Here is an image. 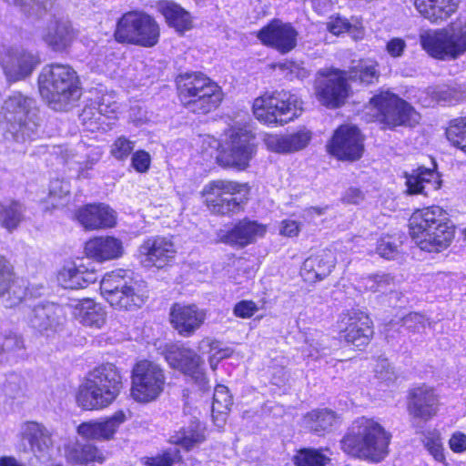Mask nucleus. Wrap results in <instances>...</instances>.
Instances as JSON below:
<instances>
[{"label":"nucleus","mask_w":466,"mask_h":466,"mask_svg":"<svg viewBox=\"0 0 466 466\" xmlns=\"http://www.w3.org/2000/svg\"><path fill=\"white\" fill-rule=\"evenodd\" d=\"M77 221L89 230L112 228L116 225V212L105 204H89L76 214Z\"/></svg>","instance_id":"obj_27"},{"label":"nucleus","mask_w":466,"mask_h":466,"mask_svg":"<svg viewBox=\"0 0 466 466\" xmlns=\"http://www.w3.org/2000/svg\"><path fill=\"white\" fill-rule=\"evenodd\" d=\"M447 139L466 153V116L451 120L446 128Z\"/></svg>","instance_id":"obj_47"},{"label":"nucleus","mask_w":466,"mask_h":466,"mask_svg":"<svg viewBox=\"0 0 466 466\" xmlns=\"http://www.w3.org/2000/svg\"><path fill=\"white\" fill-rule=\"evenodd\" d=\"M100 291L104 299L116 310H137L147 298L142 281L126 268L106 272L100 281Z\"/></svg>","instance_id":"obj_4"},{"label":"nucleus","mask_w":466,"mask_h":466,"mask_svg":"<svg viewBox=\"0 0 466 466\" xmlns=\"http://www.w3.org/2000/svg\"><path fill=\"white\" fill-rule=\"evenodd\" d=\"M180 456L177 451H167L164 454L152 458L148 461V466H178Z\"/></svg>","instance_id":"obj_58"},{"label":"nucleus","mask_w":466,"mask_h":466,"mask_svg":"<svg viewBox=\"0 0 466 466\" xmlns=\"http://www.w3.org/2000/svg\"><path fill=\"white\" fill-rule=\"evenodd\" d=\"M21 435L26 441L34 453H42L53 445L51 432L42 424L27 421L22 425Z\"/></svg>","instance_id":"obj_36"},{"label":"nucleus","mask_w":466,"mask_h":466,"mask_svg":"<svg viewBox=\"0 0 466 466\" xmlns=\"http://www.w3.org/2000/svg\"><path fill=\"white\" fill-rule=\"evenodd\" d=\"M297 30L288 23L273 19L257 33V37L265 46L285 54L297 45Z\"/></svg>","instance_id":"obj_21"},{"label":"nucleus","mask_w":466,"mask_h":466,"mask_svg":"<svg viewBox=\"0 0 466 466\" xmlns=\"http://www.w3.org/2000/svg\"><path fill=\"white\" fill-rule=\"evenodd\" d=\"M420 45L431 57L441 61H453L466 53V22L456 20L448 26L422 30Z\"/></svg>","instance_id":"obj_7"},{"label":"nucleus","mask_w":466,"mask_h":466,"mask_svg":"<svg viewBox=\"0 0 466 466\" xmlns=\"http://www.w3.org/2000/svg\"><path fill=\"white\" fill-rule=\"evenodd\" d=\"M427 92L431 96L433 101L437 103L452 104L458 102L462 96L455 88L448 86L429 87Z\"/></svg>","instance_id":"obj_53"},{"label":"nucleus","mask_w":466,"mask_h":466,"mask_svg":"<svg viewBox=\"0 0 466 466\" xmlns=\"http://www.w3.org/2000/svg\"><path fill=\"white\" fill-rule=\"evenodd\" d=\"M232 398L228 390L224 385H218L215 388L212 402V417L214 420L224 422V415L228 413L232 405Z\"/></svg>","instance_id":"obj_46"},{"label":"nucleus","mask_w":466,"mask_h":466,"mask_svg":"<svg viewBox=\"0 0 466 466\" xmlns=\"http://www.w3.org/2000/svg\"><path fill=\"white\" fill-rule=\"evenodd\" d=\"M88 258L98 262L117 259L124 254L123 242L115 237H97L88 240L85 247Z\"/></svg>","instance_id":"obj_30"},{"label":"nucleus","mask_w":466,"mask_h":466,"mask_svg":"<svg viewBox=\"0 0 466 466\" xmlns=\"http://www.w3.org/2000/svg\"><path fill=\"white\" fill-rule=\"evenodd\" d=\"M24 208L14 200L0 203V226L9 232L15 229L23 220Z\"/></svg>","instance_id":"obj_42"},{"label":"nucleus","mask_w":466,"mask_h":466,"mask_svg":"<svg viewBox=\"0 0 466 466\" xmlns=\"http://www.w3.org/2000/svg\"><path fill=\"white\" fill-rule=\"evenodd\" d=\"M165 382V372L158 364L147 360L137 361L132 370L130 395L137 402H151L163 392Z\"/></svg>","instance_id":"obj_12"},{"label":"nucleus","mask_w":466,"mask_h":466,"mask_svg":"<svg viewBox=\"0 0 466 466\" xmlns=\"http://www.w3.org/2000/svg\"><path fill=\"white\" fill-rule=\"evenodd\" d=\"M205 437L199 430H189L182 432L177 441L187 450L192 449L195 445L202 442Z\"/></svg>","instance_id":"obj_60"},{"label":"nucleus","mask_w":466,"mask_h":466,"mask_svg":"<svg viewBox=\"0 0 466 466\" xmlns=\"http://www.w3.org/2000/svg\"><path fill=\"white\" fill-rule=\"evenodd\" d=\"M312 139V132L301 127L290 134H268L264 143L269 151L278 154H291L308 147Z\"/></svg>","instance_id":"obj_25"},{"label":"nucleus","mask_w":466,"mask_h":466,"mask_svg":"<svg viewBox=\"0 0 466 466\" xmlns=\"http://www.w3.org/2000/svg\"><path fill=\"white\" fill-rule=\"evenodd\" d=\"M351 24L339 15L331 16L327 23V29L335 35H339L351 29Z\"/></svg>","instance_id":"obj_62"},{"label":"nucleus","mask_w":466,"mask_h":466,"mask_svg":"<svg viewBox=\"0 0 466 466\" xmlns=\"http://www.w3.org/2000/svg\"><path fill=\"white\" fill-rule=\"evenodd\" d=\"M253 114L261 123L284 126L298 118L303 111L301 99L289 91L265 93L253 102Z\"/></svg>","instance_id":"obj_8"},{"label":"nucleus","mask_w":466,"mask_h":466,"mask_svg":"<svg viewBox=\"0 0 466 466\" xmlns=\"http://www.w3.org/2000/svg\"><path fill=\"white\" fill-rule=\"evenodd\" d=\"M97 107L96 105L94 106H86L81 115L80 118L83 122V124L89 130H95L96 128H99L102 124H104L103 118H97Z\"/></svg>","instance_id":"obj_57"},{"label":"nucleus","mask_w":466,"mask_h":466,"mask_svg":"<svg viewBox=\"0 0 466 466\" xmlns=\"http://www.w3.org/2000/svg\"><path fill=\"white\" fill-rule=\"evenodd\" d=\"M64 308L55 303L37 305L32 310L30 325L35 329L45 331L56 329L65 320Z\"/></svg>","instance_id":"obj_33"},{"label":"nucleus","mask_w":466,"mask_h":466,"mask_svg":"<svg viewBox=\"0 0 466 466\" xmlns=\"http://www.w3.org/2000/svg\"><path fill=\"white\" fill-rule=\"evenodd\" d=\"M0 116L6 123L7 133L17 143L34 140L38 134L35 100L20 91H14L3 101Z\"/></svg>","instance_id":"obj_5"},{"label":"nucleus","mask_w":466,"mask_h":466,"mask_svg":"<svg viewBox=\"0 0 466 466\" xmlns=\"http://www.w3.org/2000/svg\"><path fill=\"white\" fill-rule=\"evenodd\" d=\"M70 185L67 181L55 179L49 186V193L46 199V208H58L67 204L69 200Z\"/></svg>","instance_id":"obj_44"},{"label":"nucleus","mask_w":466,"mask_h":466,"mask_svg":"<svg viewBox=\"0 0 466 466\" xmlns=\"http://www.w3.org/2000/svg\"><path fill=\"white\" fill-rule=\"evenodd\" d=\"M37 82L42 98L55 110H66L81 96L76 72L67 65L45 66Z\"/></svg>","instance_id":"obj_1"},{"label":"nucleus","mask_w":466,"mask_h":466,"mask_svg":"<svg viewBox=\"0 0 466 466\" xmlns=\"http://www.w3.org/2000/svg\"><path fill=\"white\" fill-rule=\"evenodd\" d=\"M450 449L455 453L466 451V434L461 431L454 432L449 440Z\"/></svg>","instance_id":"obj_64"},{"label":"nucleus","mask_w":466,"mask_h":466,"mask_svg":"<svg viewBox=\"0 0 466 466\" xmlns=\"http://www.w3.org/2000/svg\"><path fill=\"white\" fill-rule=\"evenodd\" d=\"M135 147V141L125 136L118 137L111 145L110 153L118 160L127 159Z\"/></svg>","instance_id":"obj_54"},{"label":"nucleus","mask_w":466,"mask_h":466,"mask_svg":"<svg viewBox=\"0 0 466 466\" xmlns=\"http://www.w3.org/2000/svg\"><path fill=\"white\" fill-rule=\"evenodd\" d=\"M130 418V410H119L105 419L91 420L81 423L77 427V433L87 440L111 441L115 438L119 427Z\"/></svg>","instance_id":"obj_19"},{"label":"nucleus","mask_w":466,"mask_h":466,"mask_svg":"<svg viewBox=\"0 0 466 466\" xmlns=\"http://www.w3.org/2000/svg\"><path fill=\"white\" fill-rule=\"evenodd\" d=\"M73 318L82 326L100 329L106 324V311L91 299H74L67 304Z\"/></svg>","instance_id":"obj_26"},{"label":"nucleus","mask_w":466,"mask_h":466,"mask_svg":"<svg viewBox=\"0 0 466 466\" xmlns=\"http://www.w3.org/2000/svg\"><path fill=\"white\" fill-rule=\"evenodd\" d=\"M65 456L70 463L88 464L90 462L102 463L105 460L103 452L90 443H80L77 441H70L65 446Z\"/></svg>","instance_id":"obj_39"},{"label":"nucleus","mask_w":466,"mask_h":466,"mask_svg":"<svg viewBox=\"0 0 466 466\" xmlns=\"http://www.w3.org/2000/svg\"><path fill=\"white\" fill-rule=\"evenodd\" d=\"M198 350L202 354L209 355V364L213 370L218 362L231 356L232 350L228 348H221L220 342L209 338H205L199 342Z\"/></svg>","instance_id":"obj_45"},{"label":"nucleus","mask_w":466,"mask_h":466,"mask_svg":"<svg viewBox=\"0 0 466 466\" xmlns=\"http://www.w3.org/2000/svg\"><path fill=\"white\" fill-rule=\"evenodd\" d=\"M250 187L247 183L215 179L207 183L201 191L204 202L214 214L231 215L244 209Z\"/></svg>","instance_id":"obj_9"},{"label":"nucleus","mask_w":466,"mask_h":466,"mask_svg":"<svg viewBox=\"0 0 466 466\" xmlns=\"http://www.w3.org/2000/svg\"><path fill=\"white\" fill-rule=\"evenodd\" d=\"M340 423V416L327 408L313 410L304 417L306 427L318 434L332 431Z\"/></svg>","instance_id":"obj_41"},{"label":"nucleus","mask_w":466,"mask_h":466,"mask_svg":"<svg viewBox=\"0 0 466 466\" xmlns=\"http://www.w3.org/2000/svg\"><path fill=\"white\" fill-rule=\"evenodd\" d=\"M393 279L389 274L368 276L362 279L363 287L371 292H386L393 285Z\"/></svg>","instance_id":"obj_52"},{"label":"nucleus","mask_w":466,"mask_h":466,"mask_svg":"<svg viewBox=\"0 0 466 466\" xmlns=\"http://www.w3.org/2000/svg\"><path fill=\"white\" fill-rule=\"evenodd\" d=\"M366 108L372 112V118L391 127L413 126L420 118L419 113L411 106L390 92L374 96Z\"/></svg>","instance_id":"obj_13"},{"label":"nucleus","mask_w":466,"mask_h":466,"mask_svg":"<svg viewBox=\"0 0 466 466\" xmlns=\"http://www.w3.org/2000/svg\"><path fill=\"white\" fill-rule=\"evenodd\" d=\"M76 36V32L67 20H56L48 25L43 39L54 51L63 52L72 45Z\"/></svg>","instance_id":"obj_34"},{"label":"nucleus","mask_w":466,"mask_h":466,"mask_svg":"<svg viewBox=\"0 0 466 466\" xmlns=\"http://www.w3.org/2000/svg\"><path fill=\"white\" fill-rule=\"evenodd\" d=\"M440 175L434 169L420 167L406 176L407 192L427 196L431 190L441 187Z\"/></svg>","instance_id":"obj_35"},{"label":"nucleus","mask_w":466,"mask_h":466,"mask_svg":"<svg viewBox=\"0 0 466 466\" xmlns=\"http://www.w3.org/2000/svg\"><path fill=\"white\" fill-rule=\"evenodd\" d=\"M157 10L164 15L167 25L177 32L183 33L191 29L192 17L190 14L179 5L171 1H160Z\"/></svg>","instance_id":"obj_40"},{"label":"nucleus","mask_w":466,"mask_h":466,"mask_svg":"<svg viewBox=\"0 0 466 466\" xmlns=\"http://www.w3.org/2000/svg\"><path fill=\"white\" fill-rule=\"evenodd\" d=\"M380 73L377 69V63L370 60H361L353 66L349 75L352 81L360 82L363 85H370L378 81Z\"/></svg>","instance_id":"obj_43"},{"label":"nucleus","mask_w":466,"mask_h":466,"mask_svg":"<svg viewBox=\"0 0 466 466\" xmlns=\"http://www.w3.org/2000/svg\"><path fill=\"white\" fill-rule=\"evenodd\" d=\"M376 252L381 258H394L398 254V244L391 237H383L377 243Z\"/></svg>","instance_id":"obj_56"},{"label":"nucleus","mask_w":466,"mask_h":466,"mask_svg":"<svg viewBox=\"0 0 466 466\" xmlns=\"http://www.w3.org/2000/svg\"><path fill=\"white\" fill-rule=\"evenodd\" d=\"M390 436L374 420H355L341 441L342 450L354 457L379 461L388 453Z\"/></svg>","instance_id":"obj_3"},{"label":"nucleus","mask_w":466,"mask_h":466,"mask_svg":"<svg viewBox=\"0 0 466 466\" xmlns=\"http://www.w3.org/2000/svg\"><path fill=\"white\" fill-rule=\"evenodd\" d=\"M439 406V397L431 387L422 385L409 393L407 409L414 420L423 422L430 420L438 413Z\"/></svg>","instance_id":"obj_23"},{"label":"nucleus","mask_w":466,"mask_h":466,"mask_svg":"<svg viewBox=\"0 0 466 466\" xmlns=\"http://www.w3.org/2000/svg\"><path fill=\"white\" fill-rule=\"evenodd\" d=\"M329 152L340 160L354 161L363 153V139L360 130L352 126H341L328 145Z\"/></svg>","instance_id":"obj_18"},{"label":"nucleus","mask_w":466,"mask_h":466,"mask_svg":"<svg viewBox=\"0 0 466 466\" xmlns=\"http://www.w3.org/2000/svg\"><path fill=\"white\" fill-rule=\"evenodd\" d=\"M151 164V157L148 152L145 150H138L135 152L131 157V165L136 171L139 173L147 172Z\"/></svg>","instance_id":"obj_59"},{"label":"nucleus","mask_w":466,"mask_h":466,"mask_svg":"<svg viewBox=\"0 0 466 466\" xmlns=\"http://www.w3.org/2000/svg\"><path fill=\"white\" fill-rule=\"evenodd\" d=\"M96 279V271L94 268H88L83 263H69L57 273V282L64 289H85Z\"/></svg>","instance_id":"obj_29"},{"label":"nucleus","mask_w":466,"mask_h":466,"mask_svg":"<svg viewBox=\"0 0 466 466\" xmlns=\"http://www.w3.org/2000/svg\"><path fill=\"white\" fill-rule=\"evenodd\" d=\"M460 0H415L416 10L432 24H441L458 9Z\"/></svg>","instance_id":"obj_32"},{"label":"nucleus","mask_w":466,"mask_h":466,"mask_svg":"<svg viewBox=\"0 0 466 466\" xmlns=\"http://www.w3.org/2000/svg\"><path fill=\"white\" fill-rule=\"evenodd\" d=\"M338 329L340 339L356 348L368 345L374 333L371 319L360 310L341 313L338 320Z\"/></svg>","instance_id":"obj_15"},{"label":"nucleus","mask_w":466,"mask_h":466,"mask_svg":"<svg viewBox=\"0 0 466 466\" xmlns=\"http://www.w3.org/2000/svg\"><path fill=\"white\" fill-rule=\"evenodd\" d=\"M39 63V57L23 46H3L0 48V65L9 82L27 78Z\"/></svg>","instance_id":"obj_14"},{"label":"nucleus","mask_w":466,"mask_h":466,"mask_svg":"<svg viewBox=\"0 0 466 466\" xmlns=\"http://www.w3.org/2000/svg\"><path fill=\"white\" fill-rule=\"evenodd\" d=\"M166 360L170 367L190 376L200 389L206 388L208 380L201 369L203 360L192 350L172 345L167 350Z\"/></svg>","instance_id":"obj_20"},{"label":"nucleus","mask_w":466,"mask_h":466,"mask_svg":"<svg viewBox=\"0 0 466 466\" xmlns=\"http://www.w3.org/2000/svg\"><path fill=\"white\" fill-rule=\"evenodd\" d=\"M315 93L319 101L327 106H340L349 95L347 76L343 71L331 70L319 73L315 82Z\"/></svg>","instance_id":"obj_16"},{"label":"nucleus","mask_w":466,"mask_h":466,"mask_svg":"<svg viewBox=\"0 0 466 466\" xmlns=\"http://www.w3.org/2000/svg\"><path fill=\"white\" fill-rule=\"evenodd\" d=\"M425 447L428 451L432 455L435 461L442 462L445 460L443 444L440 433L430 432L424 440Z\"/></svg>","instance_id":"obj_55"},{"label":"nucleus","mask_w":466,"mask_h":466,"mask_svg":"<svg viewBox=\"0 0 466 466\" xmlns=\"http://www.w3.org/2000/svg\"><path fill=\"white\" fill-rule=\"evenodd\" d=\"M5 294L13 296L7 306L14 307L22 301L25 289L17 283L11 264L0 256V297Z\"/></svg>","instance_id":"obj_37"},{"label":"nucleus","mask_w":466,"mask_h":466,"mask_svg":"<svg viewBox=\"0 0 466 466\" xmlns=\"http://www.w3.org/2000/svg\"><path fill=\"white\" fill-rule=\"evenodd\" d=\"M267 228L257 221L243 219L235 227L221 234L220 240L230 245L245 247L261 238L266 234Z\"/></svg>","instance_id":"obj_31"},{"label":"nucleus","mask_w":466,"mask_h":466,"mask_svg":"<svg viewBox=\"0 0 466 466\" xmlns=\"http://www.w3.org/2000/svg\"><path fill=\"white\" fill-rule=\"evenodd\" d=\"M398 375L394 367L386 358H379L374 365V378L379 383L387 386L393 383Z\"/></svg>","instance_id":"obj_50"},{"label":"nucleus","mask_w":466,"mask_h":466,"mask_svg":"<svg viewBox=\"0 0 466 466\" xmlns=\"http://www.w3.org/2000/svg\"><path fill=\"white\" fill-rule=\"evenodd\" d=\"M122 387L118 369L112 363L103 364L90 372L79 386L76 402L85 410H102L115 401Z\"/></svg>","instance_id":"obj_2"},{"label":"nucleus","mask_w":466,"mask_h":466,"mask_svg":"<svg viewBox=\"0 0 466 466\" xmlns=\"http://www.w3.org/2000/svg\"><path fill=\"white\" fill-rule=\"evenodd\" d=\"M407 48V44L400 37H393L386 44V51L393 58L401 57Z\"/></svg>","instance_id":"obj_63"},{"label":"nucleus","mask_w":466,"mask_h":466,"mask_svg":"<svg viewBox=\"0 0 466 466\" xmlns=\"http://www.w3.org/2000/svg\"><path fill=\"white\" fill-rule=\"evenodd\" d=\"M328 461L325 454L315 449H302L295 456L297 466H324Z\"/></svg>","instance_id":"obj_49"},{"label":"nucleus","mask_w":466,"mask_h":466,"mask_svg":"<svg viewBox=\"0 0 466 466\" xmlns=\"http://www.w3.org/2000/svg\"><path fill=\"white\" fill-rule=\"evenodd\" d=\"M205 319V310L195 304L175 303L170 308V324L180 336H192L203 325Z\"/></svg>","instance_id":"obj_22"},{"label":"nucleus","mask_w":466,"mask_h":466,"mask_svg":"<svg viewBox=\"0 0 466 466\" xmlns=\"http://www.w3.org/2000/svg\"><path fill=\"white\" fill-rule=\"evenodd\" d=\"M336 261L333 250L322 249L305 259L300 274L308 282L322 280L331 273Z\"/></svg>","instance_id":"obj_28"},{"label":"nucleus","mask_w":466,"mask_h":466,"mask_svg":"<svg viewBox=\"0 0 466 466\" xmlns=\"http://www.w3.org/2000/svg\"><path fill=\"white\" fill-rule=\"evenodd\" d=\"M177 254V248L171 238L155 236L146 238L137 249L140 263L147 268H162L171 262Z\"/></svg>","instance_id":"obj_17"},{"label":"nucleus","mask_w":466,"mask_h":466,"mask_svg":"<svg viewBox=\"0 0 466 466\" xmlns=\"http://www.w3.org/2000/svg\"><path fill=\"white\" fill-rule=\"evenodd\" d=\"M114 36L118 43L153 47L159 41L160 26L148 14L129 11L118 19Z\"/></svg>","instance_id":"obj_10"},{"label":"nucleus","mask_w":466,"mask_h":466,"mask_svg":"<svg viewBox=\"0 0 466 466\" xmlns=\"http://www.w3.org/2000/svg\"><path fill=\"white\" fill-rule=\"evenodd\" d=\"M177 86L182 105L196 114H207L216 109L223 99L221 87L199 72L178 76Z\"/></svg>","instance_id":"obj_6"},{"label":"nucleus","mask_w":466,"mask_h":466,"mask_svg":"<svg viewBox=\"0 0 466 466\" xmlns=\"http://www.w3.org/2000/svg\"><path fill=\"white\" fill-rule=\"evenodd\" d=\"M95 105L97 107V118H116L120 107L114 92L102 95Z\"/></svg>","instance_id":"obj_48"},{"label":"nucleus","mask_w":466,"mask_h":466,"mask_svg":"<svg viewBox=\"0 0 466 466\" xmlns=\"http://www.w3.org/2000/svg\"><path fill=\"white\" fill-rule=\"evenodd\" d=\"M425 228L423 232H412L410 237L414 243L424 251L441 252L446 249L454 238V227L450 220Z\"/></svg>","instance_id":"obj_24"},{"label":"nucleus","mask_w":466,"mask_h":466,"mask_svg":"<svg viewBox=\"0 0 466 466\" xmlns=\"http://www.w3.org/2000/svg\"><path fill=\"white\" fill-rule=\"evenodd\" d=\"M55 0H12V3L18 5L22 10L30 15H41L43 13L51 11Z\"/></svg>","instance_id":"obj_51"},{"label":"nucleus","mask_w":466,"mask_h":466,"mask_svg":"<svg viewBox=\"0 0 466 466\" xmlns=\"http://www.w3.org/2000/svg\"><path fill=\"white\" fill-rule=\"evenodd\" d=\"M258 310V307L252 300H241L238 302L233 309L236 317L248 319Z\"/></svg>","instance_id":"obj_61"},{"label":"nucleus","mask_w":466,"mask_h":466,"mask_svg":"<svg viewBox=\"0 0 466 466\" xmlns=\"http://www.w3.org/2000/svg\"><path fill=\"white\" fill-rule=\"evenodd\" d=\"M449 220L447 213L439 206H431L417 209L411 215L409 220L410 234L412 232H423L425 228L437 224L441 226V222Z\"/></svg>","instance_id":"obj_38"},{"label":"nucleus","mask_w":466,"mask_h":466,"mask_svg":"<svg viewBox=\"0 0 466 466\" xmlns=\"http://www.w3.org/2000/svg\"><path fill=\"white\" fill-rule=\"evenodd\" d=\"M255 135L246 126L232 127L226 133L218 156L220 166L245 170L256 153Z\"/></svg>","instance_id":"obj_11"}]
</instances>
